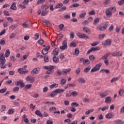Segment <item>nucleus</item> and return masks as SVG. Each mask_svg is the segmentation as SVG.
<instances>
[{
    "label": "nucleus",
    "mask_w": 124,
    "mask_h": 124,
    "mask_svg": "<svg viewBox=\"0 0 124 124\" xmlns=\"http://www.w3.org/2000/svg\"><path fill=\"white\" fill-rule=\"evenodd\" d=\"M5 57H4V54L1 53L0 54V67L4 69L6 68V65H5Z\"/></svg>",
    "instance_id": "nucleus-1"
},
{
    "label": "nucleus",
    "mask_w": 124,
    "mask_h": 124,
    "mask_svg": "<svg viewBox=\"0 0 124 124\" xmlns=\"http://www.w3.org/2000/svg\"><path fill=\"white\" fill-rule=\"evenodd\" d=\"M108 57H109V54L107 53L100 59V61H101V60H104V62L106 65H108V64H109V61L107 60V59H108Z\"/></svg>",
    "instance_id": "nucleus-2"
},
{
    "label": "nucleus",
    "mask_w": 124,
    "mask_h": 124,
    "mask_svg": "<svg viewBox=\"0 0 124 124\" xmlns=\"http://www.w3.org/2000/svg\"><path fill=\"white\" fill-rule=\"evenodd\" d=\"M102 65V63H99L97 64L92 69L91 72H94L95 71H98L99 69H100V67Z\"/></svg>",
    "instance_id": "nucleus-3"
},
{
    "label": "nucleus",
    "mask_w": 124,
    "mask_h": 124,
    "mask_svg": "<svg viewBox=\"0 0 124 124\" xmlns=\"http://www.w3.org/2000/svg\"><path fill=\"white\" fill-rule=\"evenodd\" d=\"M77 36H78V37H79V38H82V39L86 38V39H89V36L87 35L86 34H84L81 32H78L77 33Z\"/></svg>",
    "instance_id": "nucleus-4"
},
{
    "label": "nucleus",
    "mask_w": 124,
    "mask_h": 124,
    "mask_svg": "<svg viewBox=\"0 0 124 124\" xmlns=\"http://www.w3.org/2000/svg\"><path fill=\"white\" fill-rule=\"evenodd\" d=\"M67 40H64L62 44V46L60 47V49L61 50H65V49H67Z\"/></svg>",
    "instance_id": "nucleus-5"
},
{
    "label": "nucleus",
    "mask_w": 124,
    "mask_h": 124,
    "mask_svg": "<svg viewBox=\"0 0 124 124\" xmlns=\"http://www.w3.org/2000/svg\"><path fill=\"white\" fill-rule=\"evenodd\" d=\"M26 80L27 81V82H30V83H33V82H34L35 80L33 77L31 76H27L26 78Z\"/></svg>",
    "instance_id": "nucleus-6"
},
{
    "label": "nucleus",
    "mask_w": 124,
    "mask_h": 124,
    "mask_svg": "<svg viewBox=\"0 0 124 124\" xmlns=\"http://www.w3.org/2000/svg\"><path fill=\"white\" fill-rule=\"evenodd\" d=\"M40 70V68H35L31 71V74L32 75H35L36 74H38L39 73Z\"/></svg>",
    "instance_id": "nucleus-7"
},
{
    "label": "nucleus",
    "mask_w": 124,
    "mask_h": 124,
    "mask_svg": "<svg viewBox=\"0 0 124 124\" xmlns=\"http://www.w3.org/2000/svg\"><path fill=\"white\" fill-rule=\"evenodd\" d=\"M15 85L16 86H20L21 88H24L25 87V83L23 82V80H22L16 82Z\"/></svg>",
    "instance_id": "nucleus-8"
},
{
    "label": "nucleus",
    "mask_w": 124,
    "mask_h": 124,
    "mask_svg": "<svg viewBox=\"0 0 124 124\" xmlns=\"http://www.w3.org/2000/svg\"><path fill=\"white\" fill-rule=\"evenodd\" d=\"M109 17H112V12H116L117 9H116V7H110L109 8Z\"/></svg>",
    "instance_id": "nucleus-9"
},
{
    "label": "nucleus",
    "mask_w": 124,
    "mask_h": 124,
    "mask_svg": "<svg viewBox=\"0 0 124 124\" xmlns=\"http://www.w3.org/2000/svg\"><path fill=\"white\" fill-rule=\"evenodd\" d=\"M106 29H107V26H97L96 30H97L98 31H104V30H106Z\"/></svg>",
    "instance_id": "nucleus-10"
},
{
    "label": "nucleus",
    "mask_w": 124,
    "mask_h": 124,
    "mask_svg": "<svg viewBox=\"0 0 124 124\" xmlns=\"http://www.w3.org/2000/svg\"><path fill=\"white\" fill-rule=\"evenodd\" d=\"M44 68H45V69H47L48 71H52V70H53V69H54L55 68V67L54 66H45L44 67Z\"/></svg>",
    "instance_id": "nucleus-11"
},
{
    "label": "nucleus",
    "mask_w": 124,
    "mask_h": 124,
    "mask_svg": "<svg viewBox=\"0 0 124 124\" xmlns=\"http://www.w3.org/2000/svg\"><path fill=\"white\" fill-rule=\"evenodd\" d=\"M112 55L113 57H121L122 55V53L121 52H114L112 53Z\"/></svg>",
    "instance_id": "nucleus-12"
},
{
    "label": "nucleus",
    "mask_w": 124,
    "mask_h": 124,
    "mask_svg": "<svg viewBox=\"0 0 124 124\" xmlns=\"http://www.w3.org/2000/svg\"><path fill=\"white\" fill-rule=\"evenodd\" d=\"M64 89H57L54 91V93H64Z\"/></svg>",
    "instance_id": "nucleus-13"
},
{
    "label": "nucleus",
    "mask_w": 124,
    "mask_h": 124,
    "mask_svg": "<svg viewBox=\"0 0 124 124\" xmlns=\"http://www.w3.org/2000/svg\"><path fill=\"white\" fill-rule=\"evenodd\" d=\"M78 82L80 84H85L86 83V80H85L84 78H79L78 79Z\"/></svg>",
    "instance_id": "nucleus-14"
},
{
    "label": "nucleus",
    "mask_w": 124,
    "mask_h": 124,
    "mask_svg": "<svg viewBox=\"0 0 124 124\" xmlns=\"http://www.w3.org/2000/svg\"><path fill=\"white\" fill-rule=\"evenodd\" d=\"M108 95V93H101L99 94V96H100L101 98H104V97H106L107 95Z\"/></svg>",
    "instance_id": "nucleus-15"
},
{
    "label": "nucleus",
    "mask_w": 124,
    "mask_h": 124,
    "mask_svg": "<svg viewBox=\"0 0 124 124\" xmlns=\"http://www.w3.org/2000/svg\"><path fill=\"white\" fill-rule=\"evenodd\" d=\"M35 114L37 115V116H38V117H40L41 118H42L43 117V115H42V113L40 112V111L37 110L35 112Z\"/></svg>",
    "instance_id": "nucleus-16"
},
{
    "label": "nucleus",
    "mask_w": 124,
    "mask_h": 124,
    "mask_svg": "<svg viewBox=\"0 0 124 124\" xmlns=\"http://www.w3.org/2000/svg\"><path fill=\"white\" fill-rule=\"evenodd\" d=\"M86 16V11H83L81 12V14L79 15V18H85Z\"/></svg>",
    "instance_id": "nucleus-17"
},
{
    "label": "nucleus",
    "mask_w": 124,
    "mask_h": 124,
    "mask_svg": "<svg viewBox=\"0 0 124 124\" xmlns=\"http://www.w3.org/2000/svg\"><path fill=\"white\" fill-rule=\"evenodd\" d=\"M10 8L13 10H16L17 9V7L16 6V3L13 2V4L11 5Z\"/></svg>",
    "instance_id": "nucleus-18"
},
{
    "label": "nucleus",
    "mask_w": 124,
    "mask_h": 124,
    "mask_svg": "<svg viewBox=\"0 0 124 124\" xmlns=\"http://www.w3.org/2000/svg\"><path fill=\"white\" fill-rule=\"evenodd\" d=\"M52 54H53L54 56H58L59 55V48L54 49Z\"/></svg>",
    "instance_id": "nucleus-19"
},
{
    "label": "nucleus",
    "mask_w": 124,
    "mask_h": 124,
    "mask_svg": "<svg viewBox=\"0 0 124 124\" xmlns=\"http://www.w3.org/2000/svg\"><path fill=\"white\" fill-rule=\"evenodd\" d=\"M78 93L76 91H73L71 93V96H73L74 97H75L78 95Z\"/></svg>",
    "instance_id": "nucleus-20"
},
{
    "label": "nucleus",
    "mask_w": 124,
    "mask_h": 124,
    "mask_svg": "<svg viewBox=\"0 0 124 124\" xmlns=\"http://www.w3.org/2000/svg\"><path fill=\"white\" fill-rule=\"evenodd\" d=\"M90 70H91V66H88L84 69L83 72L85 73H88Z\"/></svg>",
    "instance_id": "nucleus-21"
},
{
    "label": "nucleus",
    "mask_w": 124,
    "mask_h": 124,
    "mask_svg": "<svg viewBox=\"0 0 124 124\" xmlns=\"http://www.w3.org/2000/svg\"><path fill=\"white\" fill-rule=\"evenodd\" d=\"M78 6H80V4L79 3H75L70 6V8H72L73 7L76 8V7H78Z\"/></svg>",
    "instance_id": "nucleus-22"
},
{
    "label": "nucleus",
    "mask_w": 124,
    "mask_h": 124,
    "mask_svg": "<svg viewBox=\"0 0 124 124\" xmlns=\"http://www.w3.org/2000/svg\"><path fill=\"white\" fill-rule=\"evenodd\" d=\"M115 123L116 124H124V122L121 120H115Z\"/></svg>",
    "instance_id": "nucleus-23"
},
{
    "label": "nucleus",
    "mask_w": 124,
    "mask_h": 124,
    "mask_svg": "<svg viewBox=\"0 0 124 124\" xmlns=\"http://www.w3.org/2000/svg\"><path fill=\"white\" fill-rule=\"evenodd\" d=\"M22 27L24 28H30V25L28 24V21H26L24 23H23L22 24Z\"/></svg>",
    "instance_id": "nucleus-24"
},
{
    "label": "nucleus",
    "mask_w": 124,
    "mask_h": 124,
    "mask_svg": "<svg viewBox=\"0 0 124 124\" xmlns=\"http://www.w3.org/2000/svg\"><path fill=\"white\" fill-rule=\"evenodd\" d=\"M120 78H121L120 76L117 77V78H113L111 80L110 82H111V83H113V82H116V81H118V80H119V79H120Z\"/></svg>",
    "instance_id": "nucleus-25"
},
{
    "label": "nucleus",
    "mask_w": 124,
    "mask_h": 124,
    "mask_svg": "<svg viewBox=\"0 0 124 124\" xmlns=\"http://www.w3.org/2000/svg\"><path fill=\"white\" fill-rule=\"evenodd\" d=\"M14 112H15V110L13 108H11L8 111L7 113L8 115H11V114H13Z\"/></svg>",
    "instance_id": "nucleus-26"
},
{
    "label": "nucleus",
    "mask_w": 124,
    "mask_h": 124,
    "mask_svg": "<svg viewBox=\"0 0 124 124\" xmlns=\"http://www.w3.org/2000/svg\"><path fill=\"white\" fill-rule=\"evenodd\" d=\"M83 31H85V32H91V30H90L89 28L87 27H83Z\"/></svg>",
    "instance_id": "nucleus-27"
},
{
    "label": "nucleus",
    "mask_w": 124,
    "mask_h": 124,
    "mask_svg": "<svg viewBox=\"0 0 124 124\" xmlns=\"http://www.w3.org/2000/svg\"><path fill=\"white\" fill-rule=\"evenodd\" d=\"M89 60L91 61V62H93V61L95 60V57H94V56L93 55H90L89 56Z\"/></svg>",
    "instance_id": "nucleus-28"
},
{
    "label": "nucleus",
    "mask_w": 124,
    "mask_h": 124,
    "mask_svg": "<svg viewBox=\"0 0 124 124\" xmlns=\"http://www.w3.org/2000/svg\"><path fill=\"white\" fill-rule=\"evenodd\" d=\"M9 56H10V51H9V49H8L5 52V57L6 58H8Z\"/></svg>",
    "instance_id": "nucleus-29"
},
{
    "label": "nucleus",
    "mask_w": 124,
    "mask_h": 124,
    "mask_svg": "<svg viewBox=\"0 0 124 124\" xmlns=\"http://www.w3.org/2000/svg\"><path fill=\"white\" fill-rule=\"evenodd\" d=\"M53 61L54 62H55V63H57L59 62V58L56 57V56H54L53 58Z\"/></svg>",
    "instance_id": "nucleus-30"
},
{
    "label": "nucleus",
    "mask_w": 124,
    "mask_h": 124,
    "mask_svg": "<svg viewBox=\"0 0 124 124\" xmlns=\"http://www.w3.org/2000/svg\"><path fill=\"white\" fill-rule=\"evenodd\" d=\"M97 23H99V18L98 17L96 18L93 22V25H97Z\"/></svg>",
    "instance_id": "nucleus-31"
},
{
    "label": "nucleus",
    "mask_w": 124,
    "mask_h": 124,
    "mask_svg": "<svg viewBox=\"0 0 124 124\" xmlns=\"http://www.w3.org/2000/svg\"><path fill=\"white\" fill-rule=\"evenodd\" d=\"M100 49V47H92L91 50V51H98Z\"/></svg>",
    "instance_id": "nucleus-32"
},
{
    "label": "nucleus",
    "mask_w": 124,
    "mask_h": 124,
    "mask_svg": "<svg viewBox=\"0 0 124 124\" xmlns=\"http://www.w3.org/2000/svg\"><path fill=\"white\" fill-rule=\"evenodd\" d=\"M44 61L45 62H49V57L45 55L44 58Z\"/></svg>",
    "instance_id": "nucleus-33"
},
{
    "label": "nucleus",
    "mask_w": 124,
    "mask_h": 124,
    "mask_svg": "<svg viewBox=\"0 0 124 124\" xmlns=\"http://www.w3.org/2000/svg\"><path fill=\"white\" fill-rule=\"evenodd\" d=\"M48 13V11H46L45 10H43L42 11L41 15L42 16H45L46 15H47Z\"/></svg>",
    "instance_id": "nucleus-34"
},
{
    "label": "nucleus",
    "mask_w": 124,
    "mask_h": 124,
    "mask_svg": "<svg viewBox=\"0 0 124 124\" xmlns=\"http://www.w3.org/2000/svg\"><path fill=\"white\" fill-rule=\"evenodd\" d=\"M59 86L58 84L54 83L53 84H52L50 86V89H53V88H57Z\"/></svg>",
    "instance_id": "nucleus-35"
},
{
    "label": "nucleus",
    "mask_w": 124,
    "mask_h": 124,
    "mask_svg": "<svg viewBox=\"0 0 124 124\" xmlns=\"http://www.w3.org/2000/svg\"><path fill=\"white\" fill-rule=\"evenodd\" d=\"M59 31H62V29H63L64 28V25H63V24H61L59 26Z\"/></svg>",
    "instance_id": "nucleus-36"
},
{
    "label": "nucleus",
    "mask_w": 124,
    "mask_h": 124,
    "mask_svg": "<svg viewBox=\"0 0 124 124\" xmlns=\"http://www.w3.org/2000/svg\"><path fill=\"white\" fill-rule=\"evenodd\" d=\"M79 53H80V51L79 50V48H76L75 49V55H77V56H78V55H79Z\"/></svg>",
    "instance_id": "nucleus-37"
},
{
    "label": "nucleus",
    "mask_w": 124,
    "mask_h": 124,
    "mask_svg": "<svg viewBox=\"0 0 124 124\" xmlns=\"http://www.w3.org/2000/svg\"><path fill=\"white\" fill-rule=\"evenodd\" d=\"M39 38V33H36L34 35V40H37V39H38Z\"/></svg>",
    "instance_id": "nucleus-38"
},
{
    "label": "nucleus",
    "mask_w": 124,
    "mask_h": 124,
    "mask_svg": "<svg viewBox=\"0 0 124 124\" xmlns=\"http://www.w3.org/2000/svg\"><path fill=\"white\" fill-rule=\"evenodd\" d=\"M6 91H7V89L6 88L0 89V93H5V92H6Z\"/></svg>",
    "instance_id": "nucleus-39"
},
{
    "label": "nucleus",
    "mask_w": 124,
    "mask_h": 124,
    "mask_svg": "<svg viewBox=\"0 0 124 124\" xmlns=\"http://www.w3.org/2000/svg\"><path fill=\"white\" fill-rule=\"evenodd\" d=\"M31 87H32V84H27L25 88L26 90H29L30 89H31Z\"/></svg>",
    "instance_id": "nucleus-40"
},
{
    "label": "nucleus",
    "mask_w": 124,
    "mask_h": 124,
    "mask_svg": "<svg viewBox=\"0 0 124 124\" xmlns=\"http://www.w3.org/2000/svg\"><path fill=\"white\" fill-rule=\"evenodd\" d=\"M63 4L62 3H58L57 4L56 6L55 7V8H61V7H62Z\"/></svg>",
    "instance_id": "nucleus-41"
},
{
    "label": "nucleus",
    "mask_w": 124,
    "mask_h": 124,
    "mask_svg": "<svg viewBox=\"0 0 124 124\" xmlns=\"http://www.w3.org/2000/svg\"><path fill=\"white\" fill-rule=\"evenodd\" d=\"M70 70H71V69L70 68L66 69L65 70H64L63 72L65 74V75H66V74H67L68 72H70Z\"/></svg>",
    "instance_id": "nucleus-42"
},
{
    "label": "nucleus",
    "mask_w": 124,
    "mask_h": 124,
    "mask_svg": "<svg viewBox=\"0 0 124 124\" xmlns=\"http://www.w3.org/2000/svg\"><path fill=\"white\" fill-rule=\"evenodd\" d=\"M6 110V107L5 105H2L1 106V112H4V111Z\"/></svg>",
    "instance_id": "nucleus-43"
},
{
    "label": "nucleus",
    "mask_w": 124,
    "mask_h": 124,
    "mask_svg": "<svg viewBox=\"0 0 124 124\" xmlns=\"http://www.w3.org/2000/svg\"><path fill=\"white\" fill-rule=\"evenodd\" d=\"M90 60H89V59H86L83 61V64H86V63L87 64H90Z\"/></svg>",
    "instance_id": "nucleus-44"
},
{
    "label": "nucleus",
    "mask_w": 124,
    "mask_h": 124,
    "mask_svg": "<svg viewBox=\"0 0 124 124\" xmlns=\"http://www.w3.org/2000/svg\"><path fill=\"white\" fill-rule=\"evenodd\" d=\"M16 27H17L16 25H12L9 27V29L10 30H14V29H16Z\"/></svg>",
    "instance_id": "nucleus-45"
},
{
    "label": "nucleus",
    "mask_w": 124,
    "mask_h": 124,
    "mask_svg": "<svg viewBox=\"0 0 124 124\" xmlns=\"http://www.w3.org/2000/svg\"><path fill=\"white\" fill-rule=\"evenodd\" d=\"M42 53L43 55H47L48 54V51L44 48L43 49Z\"/></svg>",
    "instance_id": "nucleus-46"
},
{
    "label": "nucleus",
    "mask_w": 124,
    "mask_h": 124,
    "mask_svg": "<svg viewBox=\"0 0 124 124\" xmlns=\"http://www.w3.org/2000/svg\"><path fill=\"white\" fill-rule=\"evenodd\" d=\"M103 45H104V46H107V45H109V40L107 39L105 43H103Z\"/></svg>",
    "instance_id": "nucleus-47"
},
{
    "label": "nucleus",
    "mask_w": 124,
    "mask_h": 124,
    "mask_svg": "<svg viewBox=\"0 0 124 124\" xmlns=\"http://www.w3.org/2000/svg\"><path fill=\"white\" fill-rule=\"evenodd\" d=\"M88 14L89 15H95V12L94 10H92L89 12Z\"/></svg>",
    "instance_id": "nucleus-48"
},
{
    "label": "nucleus",
    "mask_w": 124,
    "mask_h": 124,
    "mask_svg": "<svg viewBox=\"0 0 124 124\" xmlns=\"http://www.w3.org/2000/svg\"><path fill=\"white\" fill-rule=\"evenodd\" d=\"M76 43H75L74 42H73L70 43V47H76Z\"/></svg>",
    "instance_id": "nucleus-49"
},
{
    "label": "nucleus",
    "mask_w": 124,
    "mask_h": 124,
    "mask_svg": "<svg viewBox=\"0 0 124 124\" xmlns=\"http://www.w3.org/2000/svg\"><path fill=\"white\" fill-rule=\"evenodd\" d=\"M19 88L18 87H14L13 90V92L14 93H15L16 92H18V91H19Z\"/></svg>",
    "instance_id": "nucleus-50"
},
{
    "label": "nucleus",
    "mask_w": 124,
    "mask_h": 124,
    "mask_svg": "<svg viewBox=\"0 0 124 124\" xmlns=\"http://www.w3.org/2000/svg\"><path fill=\"white\" fill-rule=\"evenodd\" d=\"M24 72V69L23 68H19L18 69V72L20 73V74H23Z\"/></svg>",
    "instance_id": "nucleus-51"
},
{
    "label": "nucleus",
    "mask_w": 124,
    "mask_h": 124,
    "mask_svg": "<svg viewBox=\"0 0 124 124\" xmlns=\"http://www.w3.org/2000/svg\"><path fill=\"white\" fill-rule=\"evenodd\" d=\"M7 20L9 22V23H12V22H13V19L11 17H7Z\"/></svg>",
    "instance_id": "nucleus-52"
},
{
    "label": "nucleus",
    "mask_w": 124,
    "mask_h": 124,
    "mask_svg": "<svg viewBox=\"0 0 124 124\" xmlns=\"http://www.w3.org/2000/svg\"><path fill=\"white\" fill-rule=\"evenodd\" d=\"M66 83V80L64 79H62L61 81V85H64Z\"/></svg>",
    "instance_id": "nucleus-53"
},
{
    "label": "nucleus",
    "mask_w": 124,
    "mask_h": 124,
    "mask_svg": "<svg viewBox=\"0 0 124 124\" xmlns=\"http://www.w3.org/2000/svg\"><path fill=\"white\" fill-rule=\"evenodd\" d=\"M16 34H15L14 33H12L9 36V38L10 39H12V38H14L15 37Z\"/></svg>",
    "instance_id": "nucleus-54"
},
{
    "label": "nucleus",
    "mask_w": 124,
    "mask_h": 124,
    "mask_svg": "<svg viewBox=\"0 0 124 124\" xmlns=\"http://www.w3.org/2000/svg\"><path fill=\"white\" fill-rule=\"evenodd\" d=\"M114 30V25L112 24L109 28V31H113Z\"/></svg>",
    "instance_id": "nucleus-55"
},
{
    "label": "nucleus",
    "mask_w": 124,
    "mask_h": 124,
    "mask_svg": "<svg viewBox=\"0 0 124 124\" xmlns=\"http://www.w3.org/2000/svg\"><path fill=\"white\" fill-rule=\"evenodd\" d=\"M81 71V69L80 68H78L76 70V73L78 75L80 74V72Z\"/></svg>",
    "instance_id": "nucleus-56"
},
{
    "label": "nucleus",
    "mask_w": 124,
    "mask_h": 124,
    "mask_svg": "<svg viewBox=\"0 0 124 124\" xmlns=\"http://www.w3.org/2000/svg\"><path fill=\"white\" fill-rule=\"evenodd\" d=\"M3 13L5 16H10L9 12L7 11H4Z\"/></svg>",
    "instance_id": "nucleus-57"
},
{
    "label": "nucleus",
    "mask_w": 124,
    "mask_h": 124,
    "mask_svg": "<svg viewBox=\"0 0 124 124\" xmlns=\"http://www.w3.org/2000/svg\"><path fill=\"white\" fill-rule=\"evenodd\" d=\"M98 44H99V41H97L94 43H93V44H91V46H96V45H97Z\"/></svg>",
    "instance_id": "nucleus-58"
},
{
    "label": "nucleus",
    "mask_w": 124,
    "mask_h": 124,
    "mask_svg": "<svg viewBox=\"0 0 124 124\" xmlns=\"http://www.w3.org/2000/svg\"><path fill=\"white\" fill-rule=\"evenodd\" d=\"M38 43H39V45H42L43 43H44V40L41 39L38 41Z\"/></svg>",
    "instance_id": "nucleus-59"
},
{
    "label": "nucleus",
    "mask_w": 124,
    "mask_h": 124,
    "mask_svg": "<svg viewBox=\"0 0 124 124\" xmlns=\"http://www.w3.org/2000/svg\"><path fill=\"white\" fill-rule=\"evenodd\" d=\"M5 44V41L3 39H1L0 40V45H4Z\"/></svg>",
    "instance_id": "nucleus-60"
},
{
    "label": "nucleus",
    "mask_w": 124,
    "mask_h": 124,
    "mask_svg": "<svg viewBox=\"0 0 124 124\" xmlns=\"http://www.w3.org/2000/svg\"><path fill=\"white\" fill-rule=\"evenodd\" d=\"M109 109V107L108 106H105L101 108L102 111H105V110H107Z\"/></svg>",
    "instance_id": "nucleus-61"
},
{
    "label": "nucleus",
    "mask_w": 124,
    "mask_h": 124,
    "mask_svg": "<svg viewBox=\"0 0 124 124\" xmlns=\"http://www.w3.org/2000/svg\"><path fill=\"white\" fill-rule=\"evenodd\" d=\"M118 4H119V5H123V4H124V0H121L120 1H118Z\"/></svg>",
    "instance_id": "nucleus-62"
},
{
    "label": "nucleus",
    "mask_w": 124,
    "mask_h": 124,
    "mask_svg": "<svg viewBox=\"0 0 124 124\" xmlns=\"http://www.w3.org/2000/svg\"><path fill=\"white\" fill-rule=\"evenodd\" d=\"M70 36V38H71L72 39H73V38H74V36H75L74 32H71Z\"/></svg>",
    "instance_id": "nucleus-63"
},
{
    "label": "nucleus",
    "mask_w": 124,
    "mask_h": 124,
    "mask_svg": "<svg viewBox=\"0 0 124 124\" xmlns=\"http://www.w3.org/2000/svg\"><path fill=\"white\" fill-rule=\"evenodd\" d=\"M124 91L123 89H120V90L119 92V93L120 95H123L124 94Z\"/></svg>",
    "instance_id": "nucleus-64"
}]
</instances>
